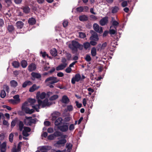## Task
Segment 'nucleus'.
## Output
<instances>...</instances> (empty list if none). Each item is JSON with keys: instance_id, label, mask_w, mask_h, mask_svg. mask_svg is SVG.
Masks as SVG:
<instances>
[{"instance_id": "nucleus-1", "label": "nucleus", "mask_w": 152, "mask_h": 152, "mask_svg": "<svg viewBox=\"0 0 152 152\" xmlns=\"http://www.w3.org/2000/svg\"><path fill=\"white\" fill-rule=\"evenodd\" d=\"M60 81L56 77L54 76L50 77L47 78L45 80V83H47V86H48L50 88H53L54 86L53 85L56 83Z\"/></svg>"}, {"instance_id": "nucleus-2", "label": "nucleus", "mask_w": 152, "mask_h": 152, "mask_svg": "<svg viewBox=\"0 0 152 152\" xmlns=\"http://www.w3.org/2000/svg\"><path fill=\"white\" fill-rule=\"evenodd\" d=\"M72 46L70 48L72 50L75 51H77L78 49L80 50H82L83 48V45L80 44L77 41L73 40L72 42Z\"/></svg>"}, {"instance_id": "nucleus-3", "label": "nucleus", "mask_w": 152, "mask_h": 152, "mask_svg": "<svg viewBox=\"0 0 152 152\" xmlns=\"http://www.w3.org/2000/svg\"><path fill=\"white\" fill-rule=\"evenodd\" d=\"M62 124L58 126V128L63 132L67 131L69 129V124L68 123L63 122Z\"/></svg>"}, {"instance_id": "nucleus-4", "label": "nucleus", "mask_w": 152, "mask_h": 152, "mask_svg": "<svg viewBox=\"0 0 152 152\" xmlns=\"http://www.w3.org/2000/svg\"><path fill=\"white\" fill-rule=\"evenodd\" d=\"M90 32L91 34V36L90 38V40L94 41H98L99 38L97 33L93 30H91Z\"/></svg>"}, {"instance_id": "nucleus-5", "label": "nucleus", "mask_w": 152, "mask_h": 152, "mask_svg": "<svg viewBox=\"0 0 152 152\" xmlns=\"http://www.w3.org/2000/svg\"><path fill=\"white\" fill-rule=\"evenodd\" d=\"M26 118L27 119H29L27 120V124H26V121L25 120L24 122L25 124L27 125L31 126L32 124H35L36 122V118L32 119L31 117L26 116Z\"/></svg>"}, {"instance_id": "nucleus-6", "label": "nucleus", "mask_w": 152, "mask_h": 152, "mask_svg": "<svg viewBox=\"0 0 152 152\" xmlns=\"http://www.w3.org/2000/svg\"><path fill=\"white\" fill-rule=\"evenodd\" d=\"M38 104L37 105L38 106V108H39V106H42V108H44L46 106H47L48 99H45L43 101H42L40 99H38Z\"/></svg>"}, {"instance_id": "nucleus-7", "label": "nucleus", "mask_w": 152, "mask_h": 152, "mask_svg": "<svg viewBox=\"0 0 152 152\" xmlns=\"http://www.w3.org/2000/svg\"><path fill=\"white\" fill-rule=\"evenodd\" d=\"M81 79L80 75L78 73L76 74L75 77H72L71 79V83L73 84H74L76 82H78Z\"/></svg>"}, {"instance_id": "nucleus-8", "label": "nucleus", "mask_w": 152, "mask_h": 152, "mask_svg": "<svg viewBox=\"0 0 152 152\" xmlns=\"http://www.w3.org/2000/svg\"><path fill=\"white\" fill-rule=\"evenodd\" d=\"M93 27L94 30L96 32L100 34L103 32L102 28V27H99L97 23H94L93 25Z\"/></svg>"}, {"instance_id": "nucleus-9", "label": "nucleus", "mask_w": 152, "mask_h": 152, "mask_svg": "<svg viewBox=\"0 0 152 152\" xmlns=\"http://www.w3.org/2000/svg\"><path fill=\"white\" fill-rule=\"evenodd\" d=\"M61 115V113L58 111H55L53 112L52 113L51 116L52 117L51 119L52 121H55L56 119H57V118H58L59 116Z\"/></svg>"}, {"instance_id": "nucleus-10", "label": "nucleus", "mask_w": 152, "mask_h": 152, "mask_svg": "<svg viewBox=\"0 0 152 152\" xmlns=\"http://www.w3.org/2000/svg\"><path fill=\"white\" fill-rule=\"evenodd\" d=\"M108 22V17L106 16L102 18L100 21V24L102 26H104Z\"/></svg>"}, {"instance_id": "nucleus-11", "label": "nucleus", "mask_w": 152, "mask_h": 152, "mask_svg": "<svg viewBox=\"0 0 152 152\" xmlns=\"http://www.w3.org/2000/svg\"><path fill=\"white\" fill-rule=\"evenodd\" d=\"M37 68L36 65L34 63H31L29 64L28 67V70L30 72H32L35 70Z\"/></svg>"}, {"instance_id": "nucleus-12", "label": "nucleus", "mask_w": 152, "mask_h": 152, "mask_svg": "<svg viewBox=\"0 0 152 152\" xmlns=\"http://www.w3.org/2000/svg\"><path fill=\"white\" fill-rule=\"evenodd\" d=\"M31 75L33 77L31 78L33 80H34L35 78L39 79L41 77V74L39 73L33 72L31 73Z\"/></svg>"}, {"instance_id": "nucleus-13", "label": "nucleus", "mask_w": 152, "mask_h": 152, "mask_svg": "<svg viewBox=\"0 0 152 152\" xmlns=\"http://www.w3.org/2000/svg\"><path fill=\"white\" fill-rule=\"evenodd\" d=\"M22 110L24 111L26 113L31 114L34 112V109H30L28 107L25 108L24 109H22Z\"/></svg>"}, {"instance_id": "nucleus-14", "label": "nucleus", "mask_w": 152, "mask_h": 152, "mask_svg": "<svg viewBox=\"0 0 152 152\" xmlns=\"http://www.w3.org/2000/svg\"><path fill=\"white\" fill-rule=\"evenodd\" d=\"M63 119L61 117H59L57 118L55 121L54 124L55 126H59L61 125L62 123V121Z\"/></svg>"}, {"instance_id": "nucleus-15", "label": "nucleus", "mask_w": 152, "mask_h": 152, "mask_svg": "<svg viewBox=\"0 0 152 152\" xmlns=\"http://www.w3.org/2000/svg\"><path fill=\"white\" fill-rule=\"evenodd\" d=\"M7 143L6 142H4L1 144L0 146L1 152H5L6 150Z\"/></svg>"}, {"instance_id": "nucleus-16", "label": "nucleus", "mask_w": 152, "mask_h": 152, "mask_svg": "<svg viewBox=\"0 0 152 152\" xmlns=\"http://www.w3.org/2000/svg\"><path fill=\"white\" fill-rule=\"evenodd\" d=\"M67 64H61L56 68V70L57 71L62 70L64 69L67 66Z\"/></svg>"}, {"instance_id": "nucleus-17", "label": "nucleus", "mask_w": 152, "mask_h": 152, "mask_svg": "<svg viewBox=\"0 0 152 152\" xmlns=\"http://www.w3.org/2000/svg\"><path fill=\"white\" fill-rule=\"evenodd\" d=\"M7 28L8 32L10 33H13L14 32L15 28L12 25H8L7 27Z\"/></svg>"}, {"instance_id": "nucleus-18", "label": "nucleus", "mask_w": 152, "mask_h": 152, "mask_svg": "<svg viewBox=\"0 0 152 152\" xmlns=\"http://www.w3.org/2000/svg\"><path fill=\"white\" fill-rule=\"evenodd\" d=\"M39 87V86H37L36 84H34L30 88L29 91L31 92H32L38 89Z\"/></svg>"}, {"instance_id": "nucleus-19", "label": "nucleus", "mask_w": 152, "mask_h": 152, "mask_svg": "<svg viewBox=\"0 0 152 152\" xmlns=\"http://www.w3.org/2000/svg\"><path fill=\"white\" fill-rule=\"evenodd\" d=\"M70 100L67 96L66 95H64L62 96V102L65 104H67L69 103Z\"/></svg>"}, {"instance_id": "nucleus-20", "label": "nucleus", "mask_w": 152, "mask_h": 152, "mask_svg": "<svg viewBox=\"0 0 152 152\" xmlns=\"http://www.w3.org/2000/svg\"><path fill=\"white\" fill-rule=\"evenodd\" d=\"M28 23L29 25H33L36 23V20L34 18H30L28 20Z\"/></svg>"}, {"instance_id": "nucleus-21", "label": "nucleus", "mask_w": 152, "mask_h": 152, "mask_svg": "<svg viewBox=\"0 0 152 152\" xmlns=\"http://www.w3.org/2000/svg\"><path fill=\"white\" fill-rule=\"evenodd\" d=\"M21 9L23 10V12L25 14H27L30 12V8L27 6L22 7L21 8Z\"/></svg>"}, {"instance_id": "nucleus-22", "label": "nucleus", "mask_w": 152, "mask_h": 152, "mask_svg": "<svg viewBox=\"0 0 152 152\" xmlns=\"http://www.w3.org/2000/svg\"><path fill=\"white\" fill-rule=\"evenodd\" d=\"M79 19L81 21H85L88 19V17L85 15H83L79 16Z\"/></svg>"}, {"instance_id": "nucleus-23", "label": "nucleus", "mask_w": 152, "mask_h": 152, "mask_svg": "<svg viewBox=\"0 0 152 152\" xmlns=\"http://www.w3.org/2000/svg\"><path fill=\"white\" fill-rule=\"evenodd\" d=\"M16 26L18 28L21 29L24 26L23 23L21 21H19L16 23Z\"/></svg>"}, {"instance_id": "nucleus-24", "label": "nucleus", "mask_w": 152, "mask_h": 152, "mask_svg": "<svg viewBox=\"0 0 152 152\" xmlns=\"http://www.w3.org/2000/svg\"><path fill=\"white\" fill-rule=\"evenodd\" d=\"M32 84V83L31 81L27 80L25 81L22 84V87L23 88H26L27 86H30Z\"/></svg>"}, {"instance_id": "nucleus-25", "label": "nucleus", "mask_w": 152, "mask_h": 152, "mask_svg": "<svg viewBox=\"0 0 152 152\" xmlns=\"http://www.w3.org/2000/svg\"><path fill=\"white\" fill-rule=\"evenodd\" d=\"M10 85L11 87L15 88L18 85L17 82L15 80H12L10 81Z\"/></svg>"}, {"instance_id": "nucleus-26", "label": "nucleus", "mask_w": 152, "mask_h": 152, "mask_svg": "<svg viewBox=\"0 0 152 152\" xmlns=\"http://www.w3.org/2000/svg\"><path fill=\"white\" fill-rule=\"evenodd\" d=\"M66 142V140L65 139H63L57 141L56 142V144L58 145H64Z\"/></svg>"}, {"instance_id": "nucleus-27", "label": "nucleus", "mask_w": 152, "mask_h": 152, "mask_svg": "<svg viewBox=\"0 0 152 152\" xmlns=\"http://www.w3.org/2000/svg\"><path fill=\"white\" fill-rule=\"evenodd\" d=\"M20 64L23 68H25L27 66V62L25 60H22L20 62Z\"/></svg>"}, {"instance_id": "nucleus-28", "label": "nucleus", "mask_w": 152, "mask_h": 152, "mask_svg": "<svg viewBox=\"0 0 152 152\" xmlns=\"http://www.w3.org/2000/svg\"><path fill=\"white\" fill-rule=\"evenodd\" d=\"M91 52V55L93 57L95 56L96 54V48L94 47L92 48Z\"/></svg>"}, {"instance_id": "nucleus-29", "label": "nucleus", "mask_w": 152, "mask_h": 152, "mask_svg": "<svg viewBox=\"0 0 152 152\" xmlns=\"http://www.w3.org/2000/svg\"><path fill=\"white\" fill-rule=\"evenodd\" d=\"M50 54L54 56H56L57 55V50L55 48H53L50 50Z\"/></svg>"}, {"instance_id": "nucleus-30", "label": "nucleus", "mask_w": 152, "mask_h": 152, "mask_svg": "<svg viewBox=\"0 0 152 152\" xmlns=\"http://www.w3.org/2000/svg\"><path fill=\"white\" fill-rule=\"evenodd\" d=\"M8 101L9 102L13 104H16L19 103V99H10Z\"/></svg>"}, {"instance_id": "nucleus-31", "label": "nucleus", "mask_w": 152, "mask_h": 152, "mask_svg": "<svg viewBox=\"0 0 152 152\" xmlns=\"http://www.w3.org/2000/svg\"><path fill=\"white\" fill-rule=\"evenodd\" d=\"M112 10L111 12L113 14L116 13L119 10L118 7L117 6H115L114 7H113L112 8Z\"/></svg>"}, {"instance_id": "nucleus-32", "label": "nucleus", "mask_w": 152, "mask_h": 152, "mask_svg": "<svg viewBox=\"0 0 152 152\" xmlns=\"http://www.w3.org/2000/svg\"><path fill=\"white\" fill-rule=\"evenodd\" d=\"M12 64L14 67L18 68L20 66V64L18 61H14L13 62Z\"/></svg>"}, {"instance_id": "nucleus-33", "label": "nucleus", "mask_w": 152, "mask_h": 152, "mask_svg": "<svg viewBox=\"0 0 152 152\" xmlns=\"http://www.w3.org/2000/svg\"><path fill=\"white\" fill-rule=\"evenodd\" d=\"M50 147L48 146H43L40 148V150L41 151L43 150L48 151L50 149Z\"/></svg>"}, {"instance_id": "nucleus-34", "label": "nucleus", "mask_w": 152, "mask_h": 152, "mask_svg": "<svg viewBox=\"0 0 152 152\" xmlns=\"http://www.w3.org/2000/svg\"><path fill=\"white\" fill-rule=\"evenodd\" d=\"M58 98V95L55 94L54 95L50 97L49 99L50 101H53L57 99Z\"/></svg>"}, {"instance_id": "nucleus-35", "label": "nucleus", "mask_w": 152, "mask_h": 152, "mask_svg": "<svg viewBox=\"0 0 152 152\" xmlns=\"http://www.w3.org/2000/svg\"><path fill=\"white\" fill-rule=\"evenodd\" d=\"M19 130L20 131L22 130L23 128H24V124L23 122L22 121H20L18 124Z\"/></svg>"}, {"instance_id": "nucleus-36", "label": "nucleus", "mask_w": 152, "mask_h": 152, "mask_svg": "<svg viewBox=\"0 0 152 152\" xmlns=\"http://www.w3.org/2000/svg\"><path fill=\"white\" fill-rule=\"evenodd\" d=\"M112 26H111L110 27V29L109 31V33L111 35H114L116 34L117 31L116 30H115L113 29H111Z\"/></svg>"}, {"instance_id": "nucleus-37", "label": "nucleus", "mask_w": 152, "mask_h": 152, "mask_svg": "<svg viewBox=\"0 0 152 152\" xmlns=\"http://www.w3.org/2000/svg\"><path fill=\"white\" fill-rule=\"evenodd\" d=\"M83 46L86 49H87L89 48L90 46V43L88 42H86L83 43Z\"/></svg>"}, {"instance_id": "nucleus-38", "label": "nucleus", "mask_w": 152, "mask_h": 152, "mask_svg": "<svg viewBox=\"0 0 152 152\" xmlns=\"http://www.w3.org/2000/svg\"><path fill=\"white\" fill-rule=\"evenodd\" d=\"M54 137L60 136L61 135V133L59 131H56L53 134Z\"/></svg>"}, {"instance_id": "nucleus-39", "label": "nucleus", "mask_w": 152, "mask_h": 152, "mask_svg": "<svg viewBox=\"0 0 152 152\" xmlns=\"http://www.w3.org/2000/svg\"><path fill=\"white\" fill-rule=\"evenodd\" d=\"M79 37L81 38H84L86 37V35L83 32H79Z\"/></svg>"}, {"instance_id": "nucleus-40", "label": "nucleus", "mask_w": 152, "mask_h": 152, "mask_svg": "<svg viewBox=\"0 0 152 152\" xmlns=\"http://www.w3.org/2000/svg\"><path fill=\"white\" fill-rule=\"evenodd\" d=\"M6 95V94L5 91L4 90H1L0 94L1 97L2 98H3L5 97Z\"/></svg>"}, {"instance_id": "nucleus-41", "label": "nucleus", "mask_w": 152, "mask_h": 152, "mask_svg": "<svg viewBox=\"0 0 152 152\" xmlns=\"http://www.w3.org/2000/svg\"><path fill=\"white\" fill-rule=\"evenodd\" d=\"M76 10L77 12H82L83 11V7L80 6L76 8Z\"/></svg>"}, {"instance_id": "nucleus-42", "label": "nucleus", "mask_w": 152, "mask_h": 152, "mask_svg": "<svg viewBox=\"0 0 152 152\" xmlns=\"http://www.w3.org/2000/svg\"><path fill=\"white\" fill-rule=\"evenodd\" d=\"M85 60L87 62H89L91 60V58L90 56L88 54L86 55Z\"/></svg>"}, {"instance_id": "nucleus-43", "label": "nucleus", "mask_w": 152, "mask_h": 152, "mask_svg": "<svg viewBox=\"0 0 152 152\" xmlns=\"http://www.w3.org/2000/svg\"><path fill=\"white\" fill-rule=\"evenodd\" d=\"M66 56L67 58V59L68 60H69L71 59V58L72 57V55L71 54L69 53L66 52Z\"/></svg>"}, {"instance_id": "nucleus-44", "label": "nucleus", "mask_w": 152, "mask_h": 152, "mask_svg": "<svg viewBox=\"0 0 152 152\" xmlns=\"http://www.w3.org/2000/svg\"><path fill=\"white\" fill-rule=\"evenodd\" d=\"M13 136L14 135L12 133H11L9 135V141L11 142H13Z\"/></svg>"}, {"instance_id": "nucleus-45", "label": "nucleus", "mask_w": 152, "mask_h": 152, "mask_svg": "<svg viewBox=\"0 0 152 152\" xmlns=\"http://www.w3.org/2000/svg\"><path fill=\"white\" fill-rule=\"evenodd\" d=\"M119 24V23L116 20H114V21H113V22L112 23L113 25L114 26V27L115 29H116V27H115V26H118Z\"/></svg>"}, {"instance_id": "nucleus-46", "label": "nucleus", "mask_w": 152, "mask_h": 152, "mask_svg": "<svg viewBox=\"0 0 152 152\" xmlns=\"http://www.w3.org/2000/svg\"><path fill=\"white\" fill-rule=\"evenodd\" d=\"M67 109L68 111H71L73 110V108L72 105H69L67 106Z\"/></svg>"}, {"instance_id": "nucleus-47", "label": "nucleus", "mask_w": 152, "mask_h": 152, "mask_svg": "<svg viewBox=\"0 0 152 152\" xmlns=\"http://www.w3.org/2000/svg\"><path fill=\"white\" fill-rule=\"evenodd\" d=\"M28 102L27 101L25 102L23 104L21 107V109H24L25 108L27 107V106L28 105Z\"/></svg>"}, {"instance_id": "nucleus-48", "label": "nucleus", "mask_w": 152, "mask_h": 152, "mask_svg": "<svg viewBox=\"0 0 152 152\" xmlns=\"http://www.w3.org/2000/svg\"><path fill=\"white\" fill-rule=\"evenodd\" d=\"M46 95V94L45 92H42L40 95L39 97L41 99H43L45 97Z\"/></svg>"}, {"instance_id": "nucleus-49", "label": "nucleus", "mask_w": 152, "mask_h": 152, "mask_svg": "<svg viewBox=\"0 0 152 152\" xmlns=\"http://www.w3.org/2000/svg\"><path fill=\"white\" fill-rule=\"evenodd\" d=\"M66 147L67 148V150H70L71 149L72 147V145L70 143H67Z\"/></svg>"}, {"instance_id": "nucleus-50", "label": "nucleus", "mask_w": 152, "mask_h": 152, "mask_svg": "<svg viewBox=\"0 0 152 152\" xmlns=\"http://www.w3.org/2000/svg\"><path fill=\"white\" fill-rule=\"evenodd\" d=\"M31 130V129L29 127L24 126V130L23 131H25L26 132H30Z\"/></svg>"}, {"instance_id": "nucleus-51", "label": "nucleus", "mask_w": 152, "mask_h": 152, "mask_svg": "<svg viewBox=\"0 0 152 152\" xmlns=\"http://www.w3.org/2000/svg\"><path fill=\"white\" fill-rule=\"evenodd\" d=\"M98 41H94V40H91L90 42V45L92 46H95L97 44V42Z\"/></svg>"}, {"instance_id": "nucleus-52", "label": "nucleus", "mask_w": 152, "mask_h": 152, "mask_svg": "<svg viewBox=\"0 0 152 152\" xmlns=\"http://www.w3.org/2000/svg\"><path fill=\"white\" fill-rule=\"evenodd\" d=\"M17 121L16 120H13L11 123V126L12 128L15 125Z\"/></svg>"}, {"instance_id": "nucleus-53", "label": "nucleus", "mask_w": 152, "mask_h": 152, "mask_svg": "<svg viewBox=\"0 0 152 152\" xmlns=\"http://www.w3.org/2000/svg\"><path fill=\"white\" fill-rule=\"evenodd\" d=\"M54 138L55 137L54 135H53V134H50L48 137V139L50 140H54Z\"/></svg>"}, {"instance_id": "nucleus-54", "label": "nucleus", "mask_w": 152, "mask_h": 152, "mask_svg": "<svg viewBox=\"0 0 152 152\" xmlns=\"http://www.w3.org/2000/svg\"><path fill=\"white\" fill-rule=\"evenodd\" d=\"M28 102L31 104H34L36 102V100L35 99L30 98L28 99Z\"/></svg>"}, {"instance_id": "nucleus-55", "label": "nucleus", "mask_w": 152, "mask_h": 152, "mask_svg": "<svg viewBox=\"0 0 152 152\" xmlns=\"http://www.w3.org/2000/svg\"><path fill=\"white\" fill-rule=\"evenodd\" d=\"M22 144V142H19L18 145L17 146V149L18 150L20 151L21 149V145Z\"/></svg>"}, {"instance_id": "nucleus-56", "label": "nucleus", "mask_w": 152, "mask_h": 152, "mask_svg": "<svg viewBox=\"0 0 152 152\" xmlns=\"http://www.w3.org/2000/svg\"><path fill=\"white\" fill-rule=\"evenodd\" d=\"M107 43L106 42H105L103 43L102 45H101V50H104L105 48L107 46Z\"/></svg>"}, {"instance_id": "nucleus-57", "label": "nucleus", "mask_w": 152, "mask_h": 152, "mask_svg": "<svg viewBox=\"0 0 152 152\" xmlns=\"http://www.w3.org/2000/svg\"><path fill=\"white\" fill-rule=\"evenodd\" d=\"M90 17L91 19L92 20H96L97 19L96 16L93 15H91L90 16Z\"/></svg>"}, {"instance_id": "nucleus-58", "label": "nucleus", "mask_w": 152, "mask_h": 152, "mask_svg": "<svg viewBox=\"0 0 152 152\" xmlns=\"http://www.w3.org/2000/svg\"><path fill=\"white\" fill-rule=\"evenodd\" d=\"M69 128L70 131L73 130L75 129L74 125L73 124H70L69 127Z\"/></svg>"}, {"instance_id": "nucleus-59", "label": "nucleus", "mask_w": 152, "mask_h": 152, "mask_svg": "<svg viewBox=\"0 0 152 152\" xmlns=\"http://www.w3.org/2000/svg\"><path fill=\"white\" fill-rule=\"evenodd\" d=\"M4 22L3 19L0 18V27H2L4 25Z\"/></svg>"}, {"instance_id": "nucleus-60", "label": "nucleus", "mask_w": 152, "mask_h": 152, "mask_svg": "<svg viewBox=\"0 0 152 152\" xmlns=\"http://www.w3.org/2000/svg\"><path fill=\"white\" fill-rule=\"evenodd\" d=\"M2 107L4 108H6L7 109L9 110H10L12 109L11 107L7 105H2Z\"/></svg>"}, {"instance_id": "nucleus-61", "label": "nucleus", "mask_w": 152, "mask_h": 152, "mask_svg": "<svg viewBox=\"0 0 152 152\" xmlns=\"http://www.w3.org/2000/svg\"><path fill=\"white\" fill-rule=\"evenodd\" d=\"M127 5V3L126 1H123L121 3V6L123 7H125Z\"/></svg>"}, {"instance_id": "nucleus-62", "label": "nucleus", "mask_w": 152, "mask_h": 152, "mask_svg": "<svg viewBox=\"0 0 152 152\" xmlns=\"http://www.w3.org/2000/svg\"><path fill=\"white\" fill-rule=\"evenodd\" d=\"M68 23V22L67 20H65L63 23V25L64 27H66Z\"/></svg>"}, {"instance_id": "nucleus-63", "label": "nucleus", "mask_w": 152, "mask_h": 152, "mask_svg": "<svg viewBox=\"0 0 152 152\" xmlns=\"http://www.w3.org/2000/svg\"><path fill=\"white\" fill-rule=\"evenodd\" d=\"M67 60L66 58L64 57H62L61 58V62L62 63V64H67L66 63Z\"/></svg>"}, {"instance_id": "nucleus-64", "label": "nucleus", "mask_w": 152, "mask_h": 152, "mask_svg": "<svg viewBox=\"0 0 152 152\" xmlns=\"http://www.w3.org/2000/svg\"><path fill=\"white\" fill-rule=\"evenodd\" d=\"M44 124L46 126H49L50 125V123L48 121H46L44 122Z\"/></svg>"}]
</instances>
